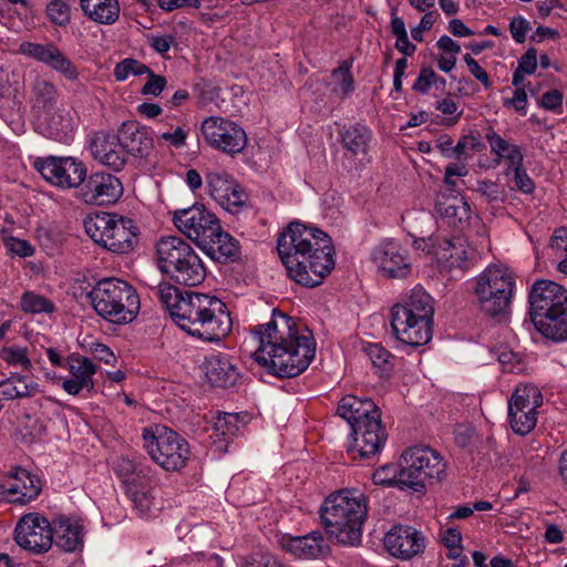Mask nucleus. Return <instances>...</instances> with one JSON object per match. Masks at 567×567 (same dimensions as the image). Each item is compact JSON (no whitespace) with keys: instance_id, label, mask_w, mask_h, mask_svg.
Here are the masks:
<instances>
[{"instance_id":"nucleus-1","label":"nucleus","mask_w":567,"mask_h":567,"mask_svg":"<svg viewBox=\"0 0 567 567\" xmlns=\"http://www.w3.org/2000/svg\"><path fill=\"white\" fill-rule=\"evenodd\" d=\"M259 343L254 359L268 372L280 378H293L302 373L316 354L312 333L306 329L300 333L292 317L278 309L272 310L268 323L255 326L251 330Z\"/></svg>"},{"instance_id":"nucleus-2","label":"nucleus","mask_w":567,"mask_h":567,"mask_svg":"<svg viewBox=\"0 0 567 567\" xmlns=\"http://www.w3.org/2000/svg\"><path fill=\"white\" fill-rule=\"evenodd\" d=\"M277 251L289 278L308 288L319 286L336 265L330 236L300 221H291L279 234Z\"/></svg>"},{"instance_id":"nucleus-3","label":"nucleus","mask_w":567,"mask_h":567,"mask_svg":"<svg viewBox=\"0 0 567 567\" xmlns=\"http://www.w3.org/2000/svg\"><path fill=\"white\" fill-rule=\"evenodd\" d=\"M320 520L330 538L341 545L357 546L368 515V497L355 488L333 492L320 507Z\"/></svg>"},{"instance_id":"nucleus-4","label":"nucleus","mask_w":567,"mask_h":567,"mask_svg":"<svg viewBox=\"0 0 567 567\" xmlns=\"http://www.w3.org/2000/svg\"><path fill=\"white\" fill-rule=\"evenodd\" d=\"M175 323L190 336L207 342L221 340L233 326L225 302L198 292H186V301L177 307Z\"/></svg>"},{"instance_id":"nucleus-5","label":"nucleus","mask_w":567,"mask_h":567,"mask_svg":"<svg viewBox=\"0 0 567 567\" xmlns=\"http://www.w3.org/2000/svg\"><path fill=\"white\" fill-rule=\"evenodd\" d=\"M530 321L538 332L554 341H567V289L551 280H537L529 296Z\"/></svg>"},{"instance_id":"nucleus-6","label":"nucleus","mask_w":567,"mask_h":567,"mask_svg":"<svg viewBox=\"0 0 567 567\" xmlns=\"http://www.w3.org/2000/svg\"><path fill=\"white\" fill-rule=\"evenodd\" d=\"M516 282L508 269L487 267L472 288L478 313L496 323L505 322L511 312Z\"/></svg>"},{"instance_id":"nucleus-7","label":"nucleus","mask_w":567,"mask_h":567,"mask_svg":"<svg viewBox=\"0 0 567 567\" xmlns=\"http://www.w3.org/2000/svg\"><path fill=\"white\" fill-rule=\"evenodd\" d=\"M161 271L178 285L195 287L206 278V268L194 248L178 236L162 237L156 244Z\"/></svg>"},{"instance_id":"nucleus-8","label":"nucleus","mask_w":567,"mask_h":567,"mask_svg":"<svg viewBox=\"0 0 567 567\" xmlns=\"http://www.w3.org/2000/svg\"><path fill=\"white\" fill-rule=\"evenodd\" d=\"M87 299L99 316L117 324L133 321L141 306L134 287L117 278L100 280L87 292Z\"/></svg>"},{"instance_id":"nucleus-9","label":"nucleus","mask_w":567,"mask_h":567,"mask_svg":"<svg viewBox=\"0 0 567 567\" xmlns=\"http://www.w3.org/2000/svg\"><path fill=\"white\" fill-rule=\"evenodd\" d=\"M400 466V483L419 494L425 493L426 485L441 483L446 477V462L427 445L408 449L401 455Z\"/></svg>"},{"instance_id":"nucleus-10","label":"nucleus","mask_w":567,"mask_h":567,"mask_svg":"<svg viewBox=\"0 0 567 567\" xmlns=\"http://www.w3.org/2000/svg\"><path fill=\"white\" fill-rule=\"evenodd\" d=\"M86 234L99 245L115 254H128L138 243V230L133 219L102 213L84 219Z\"/></svg>"},{"instance_id":"nucleus-11","label":"nucleus","mask_w":567,"mask_h":567,"mask_svg":"<svg viewBox=\"0 0 567 567\" xmlns=\"http://www.w3.org/2000/svg\"><path fill=\"white\" fill-rule=\"evenodd\" d=\"M144 447L151 458L165 471H179L186 466L190 456L187 441L167 427L143 430Z\"/></svg>"},{"instance_id":"nucleus-12","label":"nucleus","mask_w":567,"mask_h":567,"mask_svg":"<svg viewBox=\"0 0 567 567\" xmlns=\"http://www.w3.org/2000/svg\"><path fill=\"white\" fill-rule=\"evenodd\" d=\"M33 167L51 185L62 189L76 188L86 175V166L74 157H38Z\"/></svg>"},{"instance_id":"nucleus-13","label":"nucleus","mask_w":567,"mask_h":567,"mask_svg":"<svg viewBox=\"0 0 567 567\" xmlns=\"http://www.w3.org/2000/svg\"><path fill=\"white\" fill-rule=\"evenodd\" d=\"M202 133L212 147L229 155L241 153L248 142L241 126L219 116L205 118L202 123Z\"/></svg>"},{"instance_id":"nucleus-14","label":"nucleus","mask_w":567,"mask_h":567,"mask_svg":"<svg viewBox=\"0 0 567 567\" xmlns=\"http://www.w3.org/2000/svg\"><path fill=\"white\" fill-rule=\"evenodd\" d=\"M173 223L176 228L195 241L197 246L204 239L212 237L219 230L220 221L204 205H193L187 208L176 209L173 213Z\"/></svg>"},{"instance_id":"nucleus-15","label":"nucleus","mask_w":567,"mask_h":567,"mask_svg":"<svg viewBox=\"0 0 567 567\" xmlns=\"http://www.w3.org/2000/svg\"><path fill=\"white\" fill-rule=\"evenodd\" d=\"M14 540L21 548L32 554H43L52 547L53 529L44 516L30 513L17 524Z\"/></svg>"},{"instance_id":"nucleus-16","label":"nucleus","mask_w":567,"mask_h":567,"mask_svg":"<svg viewBox=\"0 0 567 567\" xmlns=\"http://www.w3.org/2000/svg\"><path fill=\"white\" fill-rule=\"evenodd\" d=\"M205 178L209 195L227 212L236 214L247 206L248 194L229 173L219 169L210 171Z\"/></svg>"},{"instance_id":"nucleus-17","label":"nucleus","mask_w":567,"mask_h":567,"mask_svg":"<svg viewBox=\"0 0 567 567\" xmlns=\"http://www.w3.org/2000/svg\"><path fill=\"white\" fill-rule=\"evenodd\" d=\"M123 194V185L116 176L96 172L83 178L76 196L85 204L103 206L114 204Z\"/></svg>"},{"instance_id":"nucleus-18","label":"nucleus","mask_w":567,"mask_h":567,"mask_svg":"<svg viewBox=\"0 0 567 567\" xmlns=\"http://www.w3.org/2000/svg\"><path fill=\"white\" fill-rule=\"evenodd\" d=\"M353 441L349 453L353 458H370L377 455L386 440L385 430L381 423V416H371V420L360 421L352 430Z\"/></svg>"},{"instance_id":"nucleus-19","label":"nucleus","mask_w":567,"mask_h":567,"mask_svg":"<svg viewBox=\"0 0 567 567\" xmlns=\"http://www.w3.org/2000/svg\"><path fill=\"white\" fill-rule=\"evenodd\" d=\"M19 51L23 55L62 73L68 80L74 81L79 76L74 63L54 43L41 44L25 41L20 44Z\"/></svg>"},{"instance_id":"nucleus-20","label":"nucleus","mask_w":567,"mask_h":567,"mask_svg":"<svg viewBox=\"0 0 567 567\" xmlns=\"http://www.w3.org/2000/svg\"><path fill=\"white\" fill-rule=\"evenodd\" d=\"M379 271L388 279H404L411 272L408 252L398 243L388 240L378 246L372 254Z\"/></svg>"},{"instance_id":"nucleus-21","label":"nucleus","mask_w":567,"mask_h":567,"mask_svg":"<svg viewBox=\"0 0 567 567\" xmlns=\"http://www.w3.org/2000/svg\"><path fill=\"white\" fill-rule=\"evenodd\" d=\"M383 544L394 557L409 559L423 553L424 537L411 526L398 525L392 527L384 536Z\"/></svg>"},{"instance_id":"nucleus-22","label":"nucleus","mask_w":567,"mask_h":567,"mask_svg":"<svg viewBox=\"0 0 567 567\" xmlns=\"http://www.w3.org/2000/svg\"><path fill=\"white\" fill-rule=\"evenodd\" d=\"M117 141L123 146L126 156L131 154L135 157L147 158L154 148L153 137L136 121H127L121 125Z\"/></svg>"},{"instance_id":"nucleus-23","label":"nucleus","mask_w":567,"mask_h":567,"mask_svg":"<svg viewBox=\"0 0 567 567\" xmlns=\"http://www.w3.org/2000/svg\"><path fill=\"white\" fill-rule=\"evenodd\" d=\"M391 327L396 338L411 347L424 346L432 339V323L408 318L403 312L392 315Z\"/></svg>"},{"instance_id":"nucleus-24","label":"nucleus","mask_w":567,"mask_h":567,"mask_svg":"<svg viewBox=\"0 0 567 567\" xmlns=\"http://www.w3.org/2000/svg\"><path fill=\"white\" fill-rule=\"evenodd\" d=\"M69 371L72 378L63 380L61 384L66 393L78 395L81 391H86L89 394L94 392L93 375L97 371V365L89 358L82 355L71 358Z\"/></svg>"},{"instance_id":"nucleus-25","label":"nucleus","mask_w":567,"mask_h":567,"mask_svg":"<svg viewBox=\"0 0 567 567\" xmlns=\"http://www.w3.org/2000/svg\"><path fill=\"white\" fill-rule=\"evenodd\" d=\"M90 151L94 159L116 172L121 171L126 163V155L117 141V135L96 133L91 141Z\"/></svg>"},{"instance_id":"nucleus-26","label":"nucleus","mask_w":567,"mask_h":567,"mask_svg":"<svg viewBox=\"0 0 567 567\" xmlns=\"http://www.w3.org/2000/svg\"><path fill=\"white\" fill-rule=\"evenodd\" d=\"M281 547L287 553L300 559L324 557L330 549L321 532H312L305 536L282 538Z\"/></svg>"},{"instance_id":"nucleus-27","label":"nucleus","mask_w":567,"mask_h":567,"mask_svg":"<svg viewBox=\"0 0 567 567\" xmlns=\"http://www.w3.org/2000/svg\"><path fill=\"white\" fill-rule=\"evenodd\" d=\"M206 255L213 260L220 264L235 262L240 258V246L237 239L230 234L223 230L219 226V230L203 240V244L198 246Z\"/></svg>"},{"instance_id":"nucleus-28","label":"nucleus","mask_w":567,"mask_h":567,"mask_svg":"<svg viewBox=\"0 0 567 567\" xmlns=\"http://www.w3.org/2000/svg\"><path fill=\"white\" fill-rule=\"evenodd\" d=\"M433 249L439 259L447 261L450 267L461 269L468 268L470 259L474 255V250L470 249L465 239L461 237L436 238Z\"/></svg>"},{"instance_id":"nucleus-29","label":"nucleus","mask_w":567,"mask_h":567,"mask_svg":"<svg viewBox=\"0 0 567 567\" xmlns=\"http://www.w3.org/2000/svg\"><path fill=\"white\" fill-rule=\"evenodd\" d=\"M205 375L213 386L230 388L236 385L239 373L226 354H212L205 361Z\"/></svg>"},{"instance_id":"nucleus-30","label":"nucleus","mask_w":567,"mask_h":567,"mask_svg":"<svg viewBox=\"0 0 567 567\" xmlns=\"http://www.w3.org/2000/svg\"><path fill=\"white\" fill-rule=\"evenodd\" d=\"M337 413L349 422L352 430L360 421L371 420L375 414L381 416V411L371 399H359L354 395L343 396L338 404Z\"/></svg>"},{"instance_id":"nucleus-31","label":"nucleus","mask_w":567,"mask_h":567,"mask_svg":"<svg viewBox=\"0 0 567 567\" xmlns=\"http://www.w3.org/2000/svg\"><path fill=\"white\" fill-rule=\"evenodd\" d=\"M405 315L433 324L434 307L432 297L420 287L414 288L403 305H395L392 315Z\"/></svg>"},{"instance_id":"nucleus-32","label":"nucleus","mask_w":567,"mask_h":567,"mask_svg":"<svg viewBox=\"0 0 567 567\" xmlns=\"http://www.w3.org/2000/svg\"><path fill=\"white\" fill-rule=\"evenodd\" d=\"M435 209L454 227L463 228L470 225L471 207L463 197L440 193L435 199Z\"/></svg>"},{"instance_id":"nucleus-33","label":"nucleus","mask_w":567,"mask_h":567,"mask_svg":"<svg viewBox=\"0 0 567 567\" xmlns=\"http://www.w3.org/2000/svg\"><path fill=\"white\" fill-rule=\"evenodd\" d=\"M10 502L25 503L35 498L40 493L39 480L24 468H16L10 481L4 485Z\"/></svg>"},{"instance_id":"nucleus-34","label":"nucleus","mask_w":567,"mask_h":567,"mask_svg":"<svg viewBox=\"0 0 567 567\" xmlns=\"http://www.w3.org/2000/svg\"><path fill=\"white\" fill-rule=\"evenodd\" d=\"M55 545L66 553L83 547V526L71 518L61 517L54 522Z\"/></svg>"},{"instance_id":"nucleus-35","label":"nucleus","mask_w":567,"mask_h":567,"mask_svg":"<svg viewBox=\"0 0 567 567\" xmlns=\"http://www.w3.org/2000/svg\"><path fill=\"white\" fill-rule=\"evenodd\" d=\"M84 16L99 24H113L120 18L118 0H80Z\"/></svg>"},{"instance_id":"nucleus-36","label":"nucleus","mask_w":567,"mask_h":567,"mask_svg":"<svg viewBox=\"0 0 567 567\" xmlns=\"http://www.w3.org/2000/svg\"><path fill=\"white\" fill-rule=\"evenodd\" d=\"M485 138L487 140L491 146L492 153H494L497 156V164H499L502 158L508 161L509 165L506 171L507 175L509 174L512 165H522L524 156L517 145L509 144L506 140L499 136L493 128H488Z\"/></svg>"},{"instance_id":"nucleus-37","label":"nucleus","mask_w":567,"mask_h":567,"mask_svg":"<svg viewBox=\"0 0 567 567\" xmlns=\"http://www.w3.org/2000/svg\"><path fill=\"white\" fill-rule=\"evenodd\" d=\"M341 143L353 155L365 154L371 140L370 130L362 124L344 126L340 131Z\"/></svg>"},{"instance_id":"nucleus-38","label":"nucleus","mask_w":567,"mask_h":567,"mask_svg":"<svg viewBox=\"0 0 567 567\" xmlns=\"http://www.w3.org/2000/svg\"><path fill=\"white\" fill-rule=\"evenodd\" d=\"M543 404V394L534 384H520L516 388L508 401V410L536 411Z\"/></svg>"},{"instance_id":"nucleus-39","label":"nucleus","mask_w":567,"mask_h":567,"mask_svg":"<svg viewBox=\"0 0 567 567\" xmlns=\"http://www.w3.org/2000/svg\"><path fill=\"white\" fill-rule=\"evenodd\" d=\"M154 296L168 310L173 321L177 319V307L186 301V293L183 295L179 289L169 282H162L154 289Z\"/></svg>"},{"instance_id":"nucleus-40","label":"nucleus","mask_w":567,"mask_h":567,"mask_svg":"<svg viewBox=\"0 0 567 567\" xmlns=\"http://www.w3.org/2000/svg\"><path fill=\"white\" fill-rule=\"evenodd\" d=\"M32 92L34 95L35 106L43 110H52L54 107L58 91L53 83L45 79L38 78L32 85Z\"/></svg>"},{"instance_id":"nucleus-41","label":"nucleus","mask_w":567,"mask_h":567,"mask_svg":"<svg viewBox=\"0 0 567 567\" xmlns=\"http://www.w3.org/2000/svg\"><path fill=\"white\" fill-rule=\"evenodd\" d=\"M537 411L522 410L517 411L508 410V417L512 430L519 435H526L530 433L537 423Z\"/></svg>"},{"instance_id":"nucleus-42","label":"nucleus","mask_w":567,"mask_h":567,"mask_svg":"<svg viewBox=\"0 0 567 567\" xmlns=\"http://www.w3.org/2000/svg\"><path fill=\"white\" fill-rule=\"evenodd\" d=\"M550 248L558 260L557 270L567 275V228L561 227L554 231L550 238Z\"/></svg>"},{"instance_id":"nucleus-43","label":"nucleus","mask_w":567,"mask_h":567,"mask_svg":"<svg viewBox=\"0 0 567 567\" xmlns=\"http://www.w3.org/2000/svg\"><path fill=\"white\" fill-rule=\"evenodd\" d=\"M365 354L370 358L381 377H388L391 372V353L378 343H369L364 347Z\"/></svg>"},{"instance_id":"nucleus-44","label":"nucleus","mask_w":567,"mask_h":567,"mask_svg":"<svg viewBox=\"0 0 567 567\" xmlns=\"http://www.w3.org/2000/svg\"><path fill=\"white\" fill-rule=\"evenodd\" d=\"M21 309L28 313H51L55 307L48 298L32 291H27L21 297Z\"/></svg>"},{"instance_id":"nucleus-45","label":"nucleus","mask_w":567,"mask_h":567,"mask_svg":"<svg viewBox=\"0 0 567 567\" xmlns=\"http://www.w3.org/2000/svg\"><path fill=\"white\" fill-rule=\"evenodd\" d=\"M401 467L388 464L379 467L372 475V480L377 485L396 486L400 489H408V486L400 483Z\"/></svg>"},{"instance_id":"nucleus-46","label":"nucleus","mask_w":567,"mask_h":567,"mask_svg":"<svg viewBox=\"0 0 567 567\" xmlns=\"http://www.w3.org/2000/svg\"><path fill=\"white\" fill-rule=\"evenodd\" d=\"M484 148L485 145L478 137L464 135L454 146V158L458 162L466 161L472 156L470 152H481Z\"/></svg>"},{"instance_id":"nucleus-47","label":"nucleus","mask_w":567,"mask_h":567,"mask_svg":"<svg viewBox=\"0 0 567 567\" xmlns=\"http://www.w3.org/2000/svg\"><path fill=\"white\" fill-rule=\"evenodd\" d=\"M0 358L10 365L21 367L23 371H30L32 368L25 348L3 347L0 349Z\"/></svg>"},{"instance_id":"nucleus-48","label":"nucleus","mask_w":567,"mask_h":567,"mask_svg":"<svg viewBox=\"0 0 567 567\" xmlns=\"http://www.w3.org/2000/svg\"><path fill=\"white\" fill-rule=\"evenodd\" d=\"M150 70L151 69L146 64H144L135 59L127 58V59L122 60L121 62H118L115 65L114 78L117 81H124L127 79V76L130 74L143 75V74H147V72Z\"/></svg>"},{"instance_id":"nucleus-49","label":"nucleus","mask_w":567,"mask_h":567,"mask_svg":"<svg viewBox=\"0 0 567 567\" xmlns=\"http://www.w3.org/2000/svg\"><path fill=\"white\" fill-rule=\"evenodd\" d=\"M11 379L13 381L14 393L18 394V399L32 398L39 393V384L28 375L12 373Z\"/></svg>"},{"instance_id":"nucleus-50","label":"nucleus","mask_w":567,"mask_h":567,"mask_svg":"<svg viewBox=\"0 0 567 567\" xmlns=\"http://www.w3.org/2000/svg\"><path fill=\"white\" fill-rule=\"evenodd\" d=\"M49 20L58 25H65L70 21V7L65 0H52L47 6Z\"/></svg>"},{"instance_id":"nucleus-51","label":"nucleus","mask_w":567,"mask_h":567,"mask_svg":"<svg viewBox=\"0 0 567 567\" xmlns=\"http://www.w3.org/2000/svg\"><path fill=\"white\" fill-rule=\"evenodd\" d=\"M475 190L480 193L488 203L503 200L504 192L501 188V186L495 182L488 179L478 181Z\"/></svg>"},{"instance_id":"nucleus-52","label":"nucleus","mask_w":567,"mask_h":567,"mask_svg":"<svg viewBox=\"0 0 567 567\" xmlns=\"http://www.w3.org/2000/svg\"><path fill=\"white\" fill-rule=\"evenodd\" d=\"M243 567H281V565L272 554L257 551L245 559Z\"/></svg>"},{"instance_id":"nucleus-53","label":"nucleus","mask_w":567,"mask_h":567,"mask_svg":"<svg viewBox=\"0 0 567 567\" xmlns=\"http://www.w3.org/2000/svg\"><path fill=\"white\" fill-rule=\"evenodd\" d=\"M437 83V75L433 69L423 66L413 84V90L420 93H427L430 87Z\"/></svg>"},{"instance_id":"nucleus-54","label":"nucleus","mask_w":567,"mask_h":567,"mask_svg":"<svg viewBox=\"0 0 567 567\" xmlns=\"http://www.w3.org/2000/svg\"><path fill=\"white\" fill-rule=\"evenodd\" d=\"M148 80L142 87V94L158 96L166 86V78L155 74L152 70L147 72Z\"/></svg>"},{"instance_id":"nucleus-55","label":"nucleus","mask_w":567,"mask_h":567,"mask_svg":"<svg viewBox=\"0 0 567 567\" xmlns=\"http://www.w3.org/2000/svg\"><path fill=\"white\" fill-rule=\"evenodd\" d=\"M514 173V182L517 189L525 194H530L534 188L535 184L532 181V178L527 175L526 171L522 165H512L509 173Z\"/></svg>"},{"instance_id":"nucleus-56","label":"nucleus","mask_w":567,"mask_h":567,"mask_svg":"<svg viewBox=\"0 0 567 567\" xmlns=\"http://www.w3.org/2000/svg\"><path fill=\"white\" fill-rule=\"evenodd\" d=\"M128 494L135 507L141 513H147L150 511L152 506V497L148 492L138 489L136 486L131 485L128 487Z\"/></svg>"},{"instance_id":"nucleus-57","label":"nucleus","mask_w":567,"mask_h":567,"mask_svg":"<svg viewBox=\"0 0 567 567\" xmlns=\"http://www.w3.org/2000/svg\"><path fill=\"white\" fill-rule=\"evenodd\" d=\"M563 93L559 90H550L543 94L540 106L547 111L561 113L563 111Z\"/></svg>"},{"instance_id":"nucleus-58","label":"nucleus","mask_w":567,"mask_h":567,"mask_svg":"<svg viewBox=\"0 0 567 567\" xmlns=\"http://www.w3.org/2000/svg\"><path fill=\"white\" fill-rule=\"evenodd\" d=\"M3 243L10 251L18 256L29 257L33 255L34 249L27 240L16 237H3Z\"/></svg>"},{"instance_id":"nucleus-59","label":"nucleus","mask_w":567,"mask_h":567,"mask_svg":"<svg viewBox=\"0 0 567 567\" xmlns=\"http://www.w3.org/2000/svg\"><path fill=\"white\" fill-rule=\"evenodd\" d=\"M216 430L220 431L224 436L235 435L239 430L238 427V415L233 413H225L224 416H219L216 422Z\"/></svg>"},{"instance_id":"nucleus-60","label":"nucleus","mask_w":567,"mask_h":567,"mask_svg":"<svg viewBox=\"0 0 567 567\" xmlns=\"http://www.w3.org/2000/svg\"><path fill=\"white\" fill-rule=\"evenodd\" d=\"M332 76L340 80L341 90L344 95L353 91L354 82L349 65L346 63L340 65L338 69L333 70Z\"/></svg>"},{"instance_id":"nucleus-61","label":"nucleus","mask_w":567,"mask_h":567,"mask_svg":"<svg viewBox=\"0 0 567 567\" xmlns=\"http://www.w3.org/2000/svg\"><path fill=\"white\" fill-rule=\"evenodd\" d=\"M530 29V23L523 17H515L511 20L509 31L517 43L525 42L526 32Z\"/></svg>"},{"instance_id":"nucleus-62","label":"nucleus","mask_w":567,"mask_h":567,"mask_svg":"<svg viewBox=\"0 0 567 567\" xmlns=\"http://www.w3.org/2000/svg\"><path fill=\"white\" fill-rule=\"evenodd\" d=\"M504 106H513L515 111L520 113L522 115L526 114V106H527V94L525 92L524 87H517L514 91L512 99H505L504 100Z\"/></svg>"},{"instance_id":"nucleus-63","label":"nucleus","mask_w":567,"mask_h":567,"mask_svg":"<svg viewBox=\"0 0 567 567\" xmlns=\"http://www.w3.org/2000/svg\"><path fill=\"white\" fill-rule=\"evenodd\" d=\"M517 69L526 74L535 73L537 69V50L529 48L519 59Z\"/></svg>"},{"instance_id":"nucleus-64","label":"nucleus","mask_w":567,"mask_h":567,"mask_svg":"<svg viewBox=\"0 0 567 567\" xmlns=\"http://www.w3.org/2000/svg\"><path fill=\"white\" fill-rule=\"evenodd\" d=\"M91 353L96 360L103 361L106 364L114 365L116 362V357L114 355L113 351L103 343H92Z\"/></svg>"}]
</instances>
